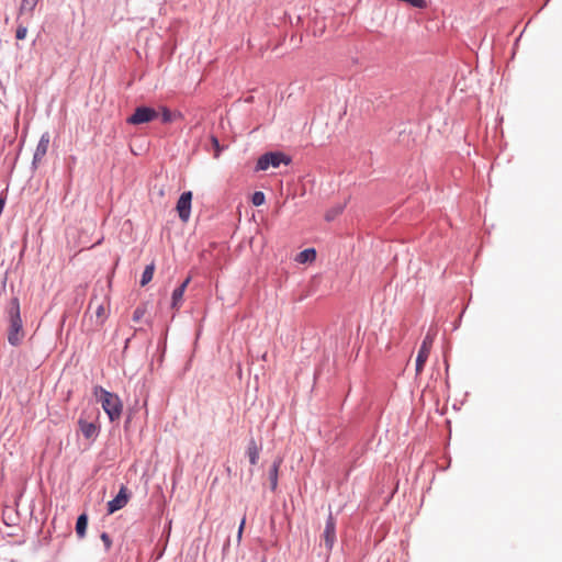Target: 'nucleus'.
<instances>
[{"mask_svg": "<svg viewBox=\"0 0 562 562\" xmlns=\"http://www.w3.org/2000/svg\"><path fill=\"white\" fill-rule=\"evenodd\" d=\"M93 395L97 401L101 403L103 411L111 422L120 419L123 411V404L119 395L106 391L100 385L94 386Z\"/></svg>", "mask_w": 562, "mask_h": 562, "instance_id": "f257e3e1", "label": "nucleus"}, {"mask_svg": "<svg viewBox=\"0 0 562 562\" xmlns=\"http://www.w3.org/2000/svg\"><path fill=\"white\" fill-rule=\"evenodd\" d=\"M9 330L8 341L12 346H18L24 338V330L20 315V304L18 299H13L8 308Z\"/></svg>", "mask_w": 562, "mask_h": 562, "instance_id": "f03ea898", "label": "nucleus"}, {"mask_svg": "<svg viewBox=\"0 0 562 562\" xmlns=\"http://www.w3.org/2000/svg\"><path fill=\"white\" fill-rule=\"evenodd\" d=\"M289 162L290 158L284 154L270 151L259 157L256 170H267L269 167L278 168L281 164L288 165Z\"/></svg>", "mask_w": 562, "mask_h": 562, "instance_id": "7ed1b4c3", "label": "nucleus"}, {"mask_svg": "<svg viewBox=\"0 0 562 562\" xmlns=\"http://www.w3.org/2000/svg\"><path fill=\"white\" fill-rule=\"evenodd\" d=\"M435 339V333H431L430 330L425 336L420 348L418 350L417 357H416V374H420L424 366L429 357L430 349L432 347Z\"/></svg>", "mask_w": 562, "mask_h": 562, "instance_id": "20e7f679", "label": "nucleus"}, {"mask_svg": "<svg viewBox=\"0 0 562 562\" xmlns=\"http://www.w3.org/2000/svg\"><path fill=\"white\" fill-rule=\"evenodd\" d=\"M158 116L155 109L149 106H137L134 113L127 119V123L132 125H140L151 122Z\"/></svg>", "mask_w": 562, "mask_h": 562, "instance_id": "39448f33", "label": "nucleus"}, {"mask_svg": "<svg viewBox=\"0 0 562 562\" xmlns=\"http://www.w3.org/2000/svg\"><path fill=\"white\" fill-rule=\"evenodd\" d=\"M50 142V135L48 132H45L42 134L38 144L36 146L33 160H32V167L33 169H37L38 165L42 162L43 158L47 154L48 146Z\"/></svg>", "mask_w": 562, "mask_h": 562, "instance_id": "423d86ee", "label": "nucleus"}, {"mask_svg": "<svg viewBox=\"0 0 562 562\" xmlns=\"http://www.w3.org/2000/svg\"><path fill=\"white\" fill-rule=\"evenodd\" d=\"M79 429L83 437L88 440H95L100 434V426L97 422L88 420L83 415L78 420Z\"/></svg>", "mask_w": 562, "mask_h": 562, "instance_id": "0eeeda50", "label": "nucleus"}, {"mask_svg": "<svg viewBox=\"0 0 562 562\" xmlns=\"http://www.w3.org/2000/svg\"><path fill=\"white\" fill-rule=\"evenodd\" d=\"M191 201H192V192L186 191L180 195V198L177 202V211L179 213L180 220L183 222H187L190 217Z\"/></svg>", "mask_w": 562, "mask_h": 562, "instance_id": "6e6552de", "label": "nucleus"}, {"mask_svg": "<svg viewBox=\"0 0 562 562\" xmlns=\"http://www.w3.org/2000/svg\"><path fill=\"white\" fill-rule=\"evenodd\" d=\"M323 538H324L326 548L328 550H331L334 547V543L336 541V524H335V520H334V517L331 514H329V516L326 520Z\"/></svg>", "mask_w": 562, "mask_h": 562, "instance_id": "1a4fd4ad", "label": "nucleus"}, {"mask_svg": "<svg viewBox=\"0 0 562 562\" xmlns=\"http://www.w3.org/2000/svg\"><path fill=\"white\" fill-rule=\"evenodd\" d=\"M128 502V496L126 494V488L124 486L121 487L117 495L108 503V513L113 514L121 508H123Z\"/></svg>", "mask_w": 562, "mask_h": 562, "instance_id": "9d476101", "label": "nucleus"}, {"mask_svg": "<svg viewBox=\"0 0 562 562\" xmlns=\"http://www.w3.org/2000/svg\"><path fill=\"white\" fill-rule=\"evenodd\" d=\"M190 278H187L178 288H176L172 292V302H171V306L173 308H178L182 302V297H183V294H184V291L188 286V284L190 283Z\"/></svg>", "mask_w": 562, "mask_h": 562, "instance_id": "9b49d317", "label": "nucleus"}, {"mask_svg": "<svg viewBox=\"0 0 562 562\" xmlns=\"http://www.w3.org/2000/svg\"><path fill=\"white\" fill-rule=\"evenodd\" d=\"M259 453H260V447H258L255 439L251 438L248 442L247 456H248L249 462L252 465L257 464V462L259 460Z\"/></svg>", "mask_w": 562, "mask_h": 562, "instance_id": "f8f14e48", "label": "nucleus"}, {"mask_svg": "<svg viewBox=\"0 0 562 562\" xmlns=\"http://www.w3.org/2000/svg\"><path fill=\"white\" fill-rule=\"evenodd\" d=\"M316 258V251L314 248H307L300 251L296 255L295 261L299 263H307L314 261Z\"/></svg>", "mask_w": 562, "mask_h": 562, "instance_id": "ddd939ff", "label": "nucleus"}, {"mask_svg": "<svg viewBox=\"0 0 562 562\" xmlns=\"http://www.w3.org/2000/svg\"><path fill=\"white\" fill-rule=\"evenodd\" d=\"M87 526H88V517L86 514H81L77 518V522H76V532L79 538H83L86 536Z\"/></svg>", "mask_w": 562, "mask_h": 562, "instance_id": "4468645a", "label": "nucleus"}, {"mask_svg": "<svg viewBox=\"0 0 562 562\" xmlns=\"http://www.w3.org/2000/svg\"><path fill=\"white\" fill-rule=\"evenodd\" d=\"M38 2L34 0H22L20 5V14L32 16L33 11Z\"/></svg>", "mask_w": 562, "mask_h": 562, "instance_id": "2eb2a0df", "label": "nucleus"}, {"mask_svg": "<svg viewBox=\"0 0 562 562\" xmlns=\"http://www.w3.org/2000/svg\"><path fill=\"white\" fill-rule=\"evenodd\" d=\"M280 461H274L272 467L269 470V480L271 490L274 491L278 486V471H279Z\"/></svg>", "mask_w": 562, "mask_h": 562, "instance_id": "dca6fc26", "label": "nucleus"}, {"mask_svg": "<svg viewBox=\"0 0 562 562\" xmlns=\"http://www.w3.org/2000/svg\"><path fill=\"white\" fill-rule=\"evenodd\" d=\"M154 271H155V266L153 263L145 267L142 278H140L142 286L146 285L147 283H149L151 281Z\"/></svg>", "mask_w": 562, "mask_h": 562, "instance_id": "f3484780", "label": "nucleus"}, {"mask_svg": "<svg viewBox=\"0 0 562 562\" xmlns=\"http://www.w3.org/2000/svg\"><path fill=\"white\" fill-rule=\"evenodd\" d=\"M344 207H345V205L339 204V205H336L333 209H330L326 213V220L327 221H333L336 216H338L344 211Z\"/></svg>", "mask_w": 562, "mask_h": 562, "instance_id": "a211bd4d", "label": "nucleus"}, {"mask_svg": "<svg viewBox=\"0 0 562 562\" xmlns=\"http://www.w3.org/2000/svg\"><path fill=\"white\" fill-rule=\"evenodd\" d=\"M145 313H146V306L144 304L137 306L133 313V321L139 322L144 317Z\"/></svg>", "mask_w": 562, "mask_h": 562, "instance_id": "6ab92c4d", "label": "nucleus"}, {"mask_svg": "<svg viewBox=\"0 0 562 562\" xmlns=\"http://www.w3.org/2000/svg\"><path fill=\"white\" fill-rule=\"evenodd\" d=\"M251 201H252L254 205H256V206L262 205L265 203V193L261 191L255 192L252 194Z\"/></svg>", "mask_w": 562, "mask_h": 562, "instance_id": "aec40b11", "label": "nucleus"}, {"mask_svg": "<svg viewBox=\"0 0 562 562\" xmlns=\"http://www.w3.org/2000/svg\"><path fill=\"white\" fill-rule=\"evenodd\" d=\"M211 142L214 147V158H218L223 150V147L220 145V142H218L217 137H215V136L211 137Z\"/></svg>", "mask_w": 562, "mask_h": 562, "instance_id": "412c9836", "label": "nucleus"}, {"mask_svg": "<svg viewBox=\"0 0 562 562\" xmlns=\"http://www.w3.org/2000/svg\"><path fill=\"white\" fill-rule=\"evenodd\" d=\"M161 120L164 123H170L173 121V114L167 108H162Z\"/></svg>", "mask_w": 562, "mask_h": 562, "instance_id": "4be33fe9", "label": "nucleus"}, {"mask_svg": "<svg viewBox=\"0 0 562 562\" xmlns=\"http://www.w3.org/2000/svg\"><path fill=\"white\" fill-rule=\"evenodd\" d=\"M27 34V27L20 24L16 29L15 36L18 40H24Z\"/></svg>", "mask_w": 562, "mask_h": 562, "instance_id": "5701e85b", "label": "nucleus"}, {"mask_svg": "<svg viewBox=\"0 0 562 562\" xmlns=\"http://www.w3.org/2000/svg\"><path fill=\"white\" fill-rule=\"evenodd\" d=\"M101 540L104 543L105 550L106 551L110 550V548L112 546V540H111L110 536L106 532H102Z\"/></svg>", "mask_w": 562, "mask_h": 562, "instance_id": "b1692460", "label": "nucleus"}, {"mask_svg": "<svg viewBox=\"0 0 562 562\" xmlns=\"http://www.w3.org/2000/svg\"><path fill=\"white\" fill-rule=\"evenodd\" d=\"M97 318L102 323L105 319V308L103 305H99L95 310Z\"/></svg>", "mask_w": 562, "mask_h": 562, "instance_id": "393cba45", "label": "nucleus"}, {"mask_svg": "<svg viewBox=\"0 0 562 562\" xmlns=\"http://www.w3.org/2000/svg\"><path fill=\"white\" fill-rule=\"evenodd\" d=\"M245 522H246V519L243 518V520L240 521V525L238 527V532H237V540H238V542L241 540Z\"/></svg>", "mask_w": 562, "mask_h": 562, "instance_id": "a878e982", "label": "nucleus"}, {"mask_svg": "<svg viewBox=\"0 0 562 562\" xmlns=\"http://www.w3.org/2000/svg\"><path fill=\"white\" fill-rule=\"evenodd\" d=\"M5 200H7V196L2 194V195L0 196V214L2 213V211H3V209H4Z\"/></svg>", "mask_w": 562, "mask_h": 562, "instance_id": "bb28decb", "label": "nucleus"}]
</instances>
